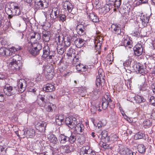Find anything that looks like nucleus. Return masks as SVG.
Returning a JSON list of instances; mask_svg holds the SVG:
<instances>
[{
	"mask_svg": "<svg viewBox=\"0 0 155 155\" xmlns=\"http://www.w3.org/2000/svg\"><path fill=\"white\" fill-rule=\"evenodd\" d=\"M21 57L16 54L10 58L8 60L9 63L8 66L12 73H14L18 71L22 66L21 61Z\"/></svg>",
	"mask_w": 155,
	"mask_h": 155,
	"instance_id": "obj_1",
	"label": "nucleus"
},
{
	"mask_svg": "<svg viewBox=\"0 0 155 155\" xmlns=\"http://www.w3.org/2000/svg\"><path fill=\"white\" fill-rule=\"evenodd\" d=\"M132 60V58L129 57L123 63V65L124 67H131L130 66L132 65L135 71L137 73H140L142 75H143L145 73V69L143 68V66L140 63L135 64L133 66V65L131 64Z\"/></svg>",
	"mask_w": 155,
	"mask_h": 155,
	"instance_id": "obj_2",
	"label": "nucleus"
},
{
	"mask_svg": "<svg viewBox=\"0 0 155 155\" xmlns=\"http://www.w3.org/2000/svg\"><path fill=\"white\" fill-rule=\"evenodd\" d=\"M11 8L7 11V13L8 15V18L10 19L13 16L20 15L21 12L18 5L16 3H14L10 5Z\"/></svg>",
	"mask_w": 155,
	"mask_h": 155,
	"instance_id": "obj_3",
	"label": "nucleus"
},
{
	"mask_svg": "<svg viewBox=\"0 0 155 155\" xmlns=\"http://www.w3.org/2000/svg\"><path fill=\"white\" fill-rule=\"evenodd\" d=\"M101 103L102 107L104 110L107 109L108 105L111 108L114 107V104L112 101L108 93H106L104 97H102Z\"/></svg>",
	"mask_w": 155,
	"mask_h": 155,
	"instance_id": "obj_4",
	"label": "nucleus"
},
{
	"mask_svg": "<svg viewBox=\"0 0 155 155\" xmlns=\"http://www.w3.org/2000/svg\"><path fill=\"white\" fill-rule=\"evenodd\" d=\"M48 5V3L46 0H35V8L37 10L46 8Z\"/></svg>",
	"mask_w": 155,
	"mask_h": 155,
	"instance_id": "obj_5",
	"label": "nucleus"
},
{
	"mask_svg": "<svg viewBox=\"0 0 155 155\" xmlns=\"http://www.w3.org/2000/svg\"><path fill=\"white\" fill-rule=\"evenodd\" d=\"M81 155H96L95 151L88 146H84L80 149Z\"/></svg>",
	"mask_w": 155,
	"mask_h": 155,
	"instance_id": "obj_6",
	"label": "nucleus"
},
{
	"mask_svg": "<svg viewBox=\"0 0 155 155\" xmlns=\"http://www.w3.org/2000/svg\"><path fill=\"white\" fill-rule=\"evenodd\" d=\"M65 123L71 129L73 128L77 123L76 118L73 117H69L66 118Z\"/></svg>",
	"mask_w": 155,
	"mask_h": 155,
	"instance_id": "obj_7",
	"label": "nucleus"
},
{
	"mask_svg": "<svg viewBox=\"0 0 155 155\" xmlns=\"http://www.w3.org/2000/svg\"><path fill=\"white\" fill-rule=\"evenodd\" d=\"M5 94L8 96H10L16 94L17 90L15 87L7 85L3 89Z\"/></svg>",
	"mask_w": 155,
	"mask_h": 155,
	"instance_id": "obj_8",
	"label": "nucleus"
},
{
	"mask_svg": "<svg viewBox=\"0 0 155 155\" xmlns=\"http://www.w3.org/2000/svg\"><path fill=\"white\" fill-rule=\"evenodd\" d=\"M27 86L26 81L24 79H20L18 82L17 86L20 92H23Z\"/></svg>",
	"mask_w": 155,
	"mask_h": 155,
	"instance_id": "obj_9",
	"label": "nucleus"
},
{
	"mask_svg": "<svg viewBox=\"0 0 155 155\" xmlns=\"http://www.w3.org/2000/svg\"><path fill=\"white\" fill-rule=\"evenodd\" d=\"M119 153L122 155H136L135 152L126 147H121L120 148Z\"/></svg>",
	"mask_w": 155,
	"mask_h": 155,
	"instance_id": "obj_10",
	"label": "nucleus"
},
{
	"mask_svg": "<svg viewBox=\"0 0 155 155\" xmlns=\"http://www.w3.org/2000/svg\"><path fill=\"white\" fill-rule=\"evenodd\" d=\"M47 125V123L46 122L40 121L35 125V127L40 132H44L46 130Z\"/></svg>",
	"mask_w": 155,
	"mask_h": 155,
	"instance_id": "obj_11",
	"label": "nucleus"
},
{
	"mask_svg": "<svg viewBox=\"0 0 155 155\" xmlns=\"http://www.w3.org/2000/svg\"><path fill=\"white\" fill-rule=\"evenodd\" d=\"M135 55L137 56L141 55L143 53V48L141 44L138 43L136 44L134 48Z\"/></svg>",
	"mask_w": 155,
	"mask_h": 155,
	"instance_id": "obj_12",
	"label": "nucleus"
},
{
	"mask_svg": "<svg viewBox=\"0 0 155 155\" xmlns=\"http://www.w3.org/2000/svg\"><path fill=\"white\" fill-rule=\"evenodd\" d=\"M60 10L59 9L57 8H53L51 11V12L50 14V17L51 19L52 20H54L60 14Z\"/></svg>",
	"mask_w": 155,
	"mask_h": 155,
	"instance_id": "obj_13",
	"label": "nucleus"
},
{
	"mask_svg": "<svg viewBox=\"0 0 155 155\" xmlns=\"http://www.w3.org/2000/svg\"><path fill=\"white\" fill-rule=\"evenodd\" d=\"M35 130L31 128L25 129L24 131V134L26 135V137L30 138H33L35 136Z\"/></svg>",
	"mask_w": 155,
	"mask_h": 155,
	"instance_id": "obj_14",
	"label": "nucleus"
},
{
	"mask_svg": "<svg viewBox=\"0 0 155 155\" xmlns=\"http://www.w3.org/2000/svg\"><path fill=\"white\" fill-rule=\"evenodd\" d=\"M63 8L66 10H68L69 12H71L73 8L72 5L69 2L65 1L62 4Z\"/></svg>",
	"mask_w": 155,
	"mask_h": 155,
	"instance_id": "obj_15",
	"label": "nucleus"
},
{
	"mask_svg": "<svg viewBox=\"0 0 155 155\" xmlns=\"http://www.w3.org/2000/svg\"><path fill=\"white\" fill-rule=\"evenodd\" d=\"M111 30L113 32L117 35H119L121 32V29L120 26L118 25L113 24L111 25Z\"/></svg>",
	"mask_w": 155,
	"mask_h": 155,
	"instance_id": "obj_16",
	"label": "nucleus"
},
{
	"mask_svg": "<svg viewBox=\"0 0 155 155\" xmlns=\"http://www.w3.org/2000/svg\"><path fill=\"white\" fill-rule=\"evenodd\" d=\"M149 16L146 15H141L140 16V20L141 23L144 27L146 26L149 21Z\"/></svg>",
	"mask_w": 155,
	"mask_h": 155,
	"instance_id": "obj_17",
	"label": "nucleus"
},
{
	"mask_svg": "<svg viewBox=\"0 0 155 155\" xmlns=\"http://www.w3.org/2000/svg\"><path fill=\"white\" fill-rule=\"evenodd\" d=\"M104 77H100L99 76H97L95 82L96 84L97 87H100V86H103L104 84Z\"/></svg>",
	"mask_w": 155,
	"mask_h": 155,
	"instance_id": "obj_18",
	"label": "nucleus"
},
{
	"mask_svg": "<svg viewBox=\"0 0 155 155\" xmlns=\"http://www.w3.org/2000/svg\"><path fill=\"white\" fill-rule=\"evenodd\" d=\"M58 139L61 144L65 143L68 141V137L66 136L64 134H60L58 137Z\"/></svg>",
	"mask_w": 155,
	"mask_h": 155,
	"instance_id": "obj_19",
	"label": "nucleus"
},
{
	"mask_svg": "<svg viewBox=\"0 0 155 155\" xmlns=\"http://www.w3.org/2000/svg\"><path fill=\"white\" fill-rule=\"evenodd\" d=\"M74 127L75 132L76 133L79 134L81 133L84 128V125L81 123H79L76 125Z\"/></svg>",
	"mask_w": 155,
	"mask_h": 155,
	"instance_id": "obj_20",
	"label": "nucleus"
},
{
	"mask_svg": "<svg viewBox=\"0 0 155 155\" xmlns=\"http://www.w3.org/2000/svg\"><path fill=\"white\" fill-rule=\"evenodd\" d=\"M64 116L62 115H57L55 117V121L56 124L58 125H62L64 123Z\"/></svg>",
	"mask_w": 155,
	"mask_h": 155,
	"instance_id": "obj_21",
	"label": "nucleus"
},
{
	"mask_svg": "<svg viewBox=\"0 0 155 155\" xmlns=\"http://www.w3.org/2000/svg\"><path fill=\"white\" fill-rule=\"evenodd\" d=\"M21 49V48L20 46L17 45L12 47L8 49L9 55H12L13 54H15L16 52L20 50Z\"/></svg>",
	"mask_w": 155,
	"mask_h": 155,
	"instance_id": "obj_22",
	"label": "nucleus"
},
{
	"mask_svg": "<svg viewBox=\"0 0 155 155\" xmlns=\"http://www.w3.org/2000/svg\"><path fill=\"white\" fill-rule=\"evenodd\" d=\"M53 84H48L44 88V90L47 92H51L55 90Z\"/></svg>",
	"mask_w": 155,
	"mask_h": 155,
	"instance_id": "obj_23",
	"label": "nucleus"
},
{
	"mask_svg": "<svg viewBox=\"0 0 155 155\" xmlns=\"http://www.w3.org/2000/svg\"><path fill=\"white\" fill-rule=\"evenodd\" d=\"M43 52L42 57L46 58L48 57L50 54V50L48 46H46L43 48Z\"/></svg>",
	"mask_w": 155,
	"mask_h": 155,
	"instance_id": "obj_24",
	"label": "nucleus"
},
{
	"mask_svg": "<svg viewBox=\"0 0 155 155\" xmlns=\"http://www.w3.org/2000/svg\"><path fill=\"white\" fill-rule=\"evenodd\" d=\"M0 54L3 56L9 55L8 49L4 47L1 48H0Z\"/></svg>",
	"mask_w": 155,
	"mask_h": 155,
	"instance_id": "obj_25",
	"label": "nucleus"
},
{
	"mask_svg": "<svg viewBox=\"0 0 155 155\" xmlns=\"http://www.w3.org/2000/svg\"><path fill=\"white\" fill-rule=\"evenodd\" d=\"M89 18L93 22H97L99 21L97 15L94 13H90V14Z\"/></svg>",
	"mask_w": 155,
	"mask_h": 155,
	"instance_id": "obj_26",
	"label": "nucleus"
},
{
	"mask_svg": "<svg viewBox=\"0 0 155 155\" xmlns=\"http://www.w3.org/2000/svg\"><path fill=\"white\" fill-rule=\"evenodd\" d=\"M124 46L127 48H131L132 47V41L129 38L125 39L124 41Z\"/></svg>",
	"mask_w": 155,
	"mask_h": 155,
	"instance_id": "obj_27",
	"label": "nucleus"
},
{
	"mask_svg": "<svg viewBox=\"0 0 155 155\" xmlns=\"http://www.w3.org/2000/svg\"><path fill=\"white\" fill-rule=\"evenodd\" d=\"M48 137L50 142L53 144H55L58 143V139L54 135L51 134Z\"/></svg>",
	"mask_w": 155,
	"mask_h": 155,
	"instance_id": "obj_28",
	"label": "nucleus"
},
{
	"mask_svg": "<svg viewBox=\"0 0 155 155\" xmlns=\"http://www.w3.org/2000/svg\"><path fill=\"white\" fill-rule=\"evenodd\" d=\"M74 35L73 34H72V36L68 35L67 38L64 41L65 45L66 47H68L70 45L71 41L72 40V37Z\"/></svg>",
	"mask_w": 155,
	"mask_h": 155,
	"instance_id": "obj_29",
	"label": "nucleus"
},
{
	"mask_svg": "<svg viewBox=\"0 0 155 155\" xmlns=\"http://www.w3.org/2000/svg\"><path fill=\"white\" fill-rule=\"evenodd\" d=\"M32 43V48H34L40 51L42 48V46L41 44L37 41L35 42H31Z\"/></svg>",
	"mask_w": 155,
	"mask_h": 155,
	"instance_id": "obj_30",
	"label": "nucleus"
},
{
	"mask_svg": "<svg viewBox=\"0 0 155 155\" xmlns=\"http://www.w3.org/2000/svg\"><path fill=\"white\" fill-rule=\"evenodd\" d=\"M62 149L64 153H69L71 151L73 150H71L70 147L68 145L62 146Z\"/></svg>",
	"mask_w": 155,
	"mask_h": 155,
	"instance_id": "obj_31",
	"label": "nucleus"
},
{
	"mask_svg": "<svg viewBox=\"0 0 155 155\" xmlns=\"http://www.w3.org/2000/svg\"><path fill=\"white\" fill-rule=\"evenodd\" d=\"M42 38L44 41L48 42L49 41L50 36L47 31H45L43 33Z\"/></svg>",
	"mask_w": 155,
	"mask_h": 155,
	"instance_id": "obj_32",
	"label": "nucleus"
},
{
	"mask_svg": "<svg viewBox=\"0 0 155 155\" xmlns=\"http://www.w3.org/2000/svg\"><path fill=\"white\" fill-rule=\"evenodd\" d=\"M81 26H82V27L81 28H79L78 27L77 28V32L78 34L80 35H83L85 33V29L84 26L81 25Z\"/></svg>",
	"mask_w": 155,
	"mask_h": 155,
	"instance_id": "obj_33",
	"label": "nucleus"
},
{
	"mask_svg": "<svg viewBox=\"0 0 155 155\" xmlns=\"http://www.w3.org/2000/svg\"><path fill=\"white\" fill-rule=\"evenodd\" d=\"M76 68L77 71L81 72H84L87 70V68L85 67L81 64L77 65L76 66Z\"/></svg>",
	"mask_w": 155,
	"mask_h": 155,
	"instance_id": "obj_34",
	"label": "nucleus"
},
{
	"mask_svg": "<svg viewBox=\"0 0 155 155\" xmlns=\"http://www.w3.org/2000/svg\"><path fill=\"white\" fill-rule=\"evenodd\" d=\"M137 149L139 152L141 153L144 152L146 150L145 147L142 144L138 145L137 146Z\"/></svg>",
	"mask_w": 155,
	"mask_h": 155,
	"instance_id": "obj_35",
	"label": "nucleus"
},
{
	"mask_svg": "<svg viewBox=\"0 0 155 155\" xmlns=\"http://www.w3.org/2000/svg\"><path fill=\"white\" fill-rule=\"evenodd\" d=\"M135 99L136 102L138 103H141L145 101V100L142 97L139 95L136 96L135 98Z\"/></svg>",
	"mask_w": 155,
	"mask_h": 155,
	"instance_id": "obj_36",
	"label": "nucleus"
},
{
	"mask_svg": "<svg viewBox=\"0 0 155 155\" xmlns=\"http://www.w3.org/2000/svg\"><path fill=\"white\" fill-rule=\"evenodd\" d=\"M68 141L71 143H74L76 139V137L75 134H71V136L68 137Z\"/></svg>",
	"mask_w": 155,
	"mask_h": 155,
	"instance_id": "obj_37",
	"label": "nucleus"
},
{
	"mask_svg": "<svg viewBox=\"0 0 155 155\" xmlns=\"http://www.w3.org/2000/svg\"><path fill=\"white\" fill-rule=\"evenodd\" d=\"M151 125V122L148 120H145L143 122V127L146 128L149 127Z\"/></svg>",
	"mask_w": 155,
	"mask_h": 155,
	"instance_id": "obj_38",
	"label": "nucleus"
},
{
	"mask_svg": "<svg viewBox=\"0 0 155 155\" xmlns=\"http://www.w3.org/2000/svg\"><path fill=\"white\" fill-rule=\"evenodd\" d=\"M39 51L38 50L35 49H34L33 48H32L31 49H30L29 51L31 54L33 56H36L39 53Z\"/></svg>",
	"mask_w": 155,
	"mask_h": 155,
	"instance_id": "obj_39",
	"label": "nucleus"
},
{
	"mask_svg": "<svg viewBox=\"0 0 155 155\" xmlns=\"http://www.w3.org/2000/svg\"><path fill=\"white\" fill-rule=\"evenodd\" d=\"M57 18L59 21H61L62 22H64L66 20L65 15L62 14H60L59 15H58Z\"/></svg>",
	"mask_w": 155,
	"mask_h": 155,
	"instance_id": "obj_40",
	"label": "nucleus"
},
{
	"mask_svg": "<svg viewBox=\"0 0 155 155\" xmlns=\"http://www.w3.org/2000/svg\"><path fill=\"white\" fill-rule=\"evenodd\" d=\"M55 106L52 104H50L48 105L47 108V110L48 112H51L53 111V109H54L55 107Z\"/></svg>",
	"mask_w": 155,
	"mask_h": 155,
	"instance_id": "obj_41",
	"label": "nucleus"
},
{
	"mask_svg": "<svg viewBox=\"0 0 155 155\" xmlns=\"http://www.w3.org/2000/svg\"><path fill=\"white\" fill-rule=\"evenodd\" d=\"M144 134L142 133L138 132L135 135L134 138L136 140L140 139L142 138Z\"/></svg>",
	"mask_w": 155,
	"mask_h": 155,
	"instance_id": "obj_42",
	"label": "nucleus"
},
{
	"mask_svg": "<svg viewBox=\"0 0 155 155\" xmlns=\"http://www.w3.org/2000/svg\"><path fill=\"white\" fill-rule=\"evenodd\" d=\"M85 41L82 38H79L78 43L77 44L78 48H81L83 46L85 43Z\"/></svg>",
	"mask_w": 155,
	"mask_h": 155,
	"instance_id": "obj_43",
	"label": "nucleus"
},
{
	"mask_svg": "<svg viewBox=\"0 0 155 155\" xmlns=\"http://www.w3.org/2000/svg\"><path fill=\"white\" fill-rule=\"evenodd\" d=\"M99 91L100 90L99 88L94 89L93 91L91 93L92 96L93 97L97 96V95L100 93Z\"/></svg>",
	"mask_w": 155,
	"mask_h": 155,
	"instance_id": "obj_44",
	"label": "nucleus"
},
{
	"mask_svg": "<svg viewBox=\"0 0 155 155\" xmlns=\"http://www.w3.org/2000/svg\"><path fill=\"white\" fill-rule=\"evenodd\" d=\"M38 98H40V99L42 103L39 104V105L41 107H44L45 106V102L44 101L45 98L44 97H43L42 95L39 96L38 97Z\"/></svg>",
	"mask_w": 155,
	"mask_h": 155,
	"instance_id": "obj_45",
	"label": "nucleus"
},
{
	"mask_svg": "<svg viewBox=\"0 0 155 155\" xmlns=\"http://www.w3.org/2000/svg\"><path fill=\"white\" fill-rule=\"evenodd\" d=\"M36 32H34L31 33L30 40L31 42H34L35 41V38L36 37Z\"/></svg>",
	"mask_w": 155,
	"mask_h": 155,
	"instance_id": "obj_46",
	"label": "nucleus"
},
{
	"mask_svg": "<svg viewBox=\"0 0 155 155\" xmlns=\"http://www.w3.org/2000/svg\"><path fill=\"white\" fill-rule=\"evenodd\" d=\"M104 73L103 70L101 69H99L98 72V75L97 76H99L100 77H104Z\"/></svg>",
	"mask_w": 155,
	"mask_h": 155,
	"instance_id": "obj_47",
	"label": "nucleus"
},
{
	"mask_svg": "<svg viewBox=\"0 0 155 155\" xmlns=\"http://www.w3.org/2000/svg\"><path fill=\"white\" fill-rule=\"evenodd\" d=\"M94 125L97 127L98 129H100L101 127L102 122L100 121H99L97 122H93Z\"/></svg>",
	"mask_w": 155,
	"mask_h": 155,
	"instance_id": "obj_48",
	"label": "nucleus"
},
{
	"mask_svg": "<svg viewBox=\"0 0 155 155\" xmlns=\"http://www.w3.org/2000/svg\"><path fill=\"white\" fill-rule=\"evenodd\" d=\"M58 53L60 54H62L64 52V49L62 48L58 47L57 48Z\"/></svg>",
	"mask_w": 155,
	"mask_h": 155,
	"instance_id": "obj_49",
	"label": "nucleus"
},
{
	"mask_svg": "<svg viewBox=\"0 0 155 155\" xmlns=\"http://www.w3.org/2000/svg\"><path fill=\"white\" fill-rule=\"evenodd\" d=\"M101 9L102 10L104 11L105 12H108L110 9L109 6L108 5H107L106 6H105L103 7H102Z\"/></svg>",
	"mask_w": 155,
	"mask_h": 155,
	"instance_id": "obj_50",
	"label": "nucleus"
},
{
	"mask_svg": "<svg viewBox=\"0 0 155 155\" xmlns=\"http://www.w3.org/2000/svg\"><path fill=\"white\" fill-rule=\"evenodd\" d=\"M114 2L115 6L118 8L121 4V0H115Z\"/></svg>",
	"mask_w": 155,
	"mask_h": 155,
	"instance_id": "obj_51",
	"label": "nucleus"
},
{
	"mask_svg": "<svg viewBox=\"0 0 155 155\" xmlns=\"http://www.w3.org/2000/svg\"><path fill=\"white\" fill-rule=\"evenodd\" d=\"M101 146L104 148V150H105L106 149H109L110 148V146L104 143H103Z\"/></svg>",
	"mask_w": 155,
	"mask_h": 155,
	"instance_id": "obj_52",
	"label": "nucleus"
},
{
	"mask_svg": "<svg viewBox=\"0 0 155 155\" xmlns=\"http://www.w3.org/2000/svg\"><path fill=\"white\" fill-rule=\"evenodd\" d=\"M6 150L3 147H0V153L2 155H4L6 152Z\"/></svg>",
	"mask_w": 155,
	"mask_h": 155,
	"instance_id": "obj_53",
	"label": "nucleus"
},
{
	"mask_svg": "<svg viewBox=\"0 0 155 155\" xmlns=\"http://www.w3.org/2000/svg\"><path fill=\"white\" fill-rule=\"evenodd\" d=\"M150 102L153 105L155 106V97L153 96L151 97L150 99Z\"/></svg>",
	"mask_w": 155,
	"mask_h": 155,
	"instance_id": "obj_54",
	"label": "nucleus"
},
{
	"mask_svg": "<svg viewBox=\"0 0 155 155\" xmlns=\"http://www.w3.org/2000/svg\"><path fill=\"white\" fill-rule=\"evenodd\" d=\"M118 138V137L116 135L114 134L110 137V140L114 141H117V140Z\"/></svg>",
	"mask_w": 155,
	"mask_h": 155,
	"instance_id": "obj_55",
	"label": "nucleus"
},
{
	"mask_svg": "<svg viewBox=\"0 0 155 155\" xmlns=\"http://www.w3.org/2000/svg\"><path fill=\"white\" fill-rule=\"evenodd\" d=\"M150 89L152 91L153 93L155 94V83H153L151 85Z\"/></svg>",
	"mask_w": 155,
	"mask_h": 155,
	"instance_id": "obj_56",
	"label": "nucleus"
},
{
	"mask_svg": "<svg viewBox=\"0 0 155 155\" xmlns=\"http://www.w3.org/2000/svg\"><path fill=\"white\" fill-rule=\"evenodd\" d=\"M41 38V35L40 33L38 32L36 33V37L35 38V41H37L39 40Z\"/></svg>",
	"mask_w": 155,
	"mask_h": 155,
	"instance_id": "obj_57",
	"label": "nucleus"
},
{
	"mask_svg": "<svg viewBox=\"0 0 155 155\" xmlns=\"http://www.w3.org/2000/svg\"><path fill=\"white\" fill-rule=\"evenodd\" d=\"M62 39V37L59 35H57L55 38V40L56 41H58V42L60 43L61 40Z\"/></svg>",
	"mask_w": 155,
	"mask_h": 155,
	"instance_id": "obj_58",
	"label": "nucleus"
},
{
	"mask_svg": "<svg viewBox=\"0 0 155 155\" xmlns=\"http://www.w3.org/2000/svg\"><path fill=\"white\" fill-rule=\"evenodd\" d=\"M103 39H101V40H102ZM97 45H96V46L97 47V48H100L101 47V45L102 44V40L101 41H100V40H99V41H97Z\"/></svg>",
	"mask_w": 155,
	"mask_h": 155,
	"instance_id": "obj_59",
	"label": "nucleus"
},
{
	"mask_svg": "<svg viewBox=\"0 0 155 155\" xmlns=\"http://www.w3.org/2000/svg\"><path fill=\"white\" fill-rule=\"evenodd\" d=\"M101 134L103 137L105 138L107 135V131L105 130H103L101 133Z\"/></svg>",
	"mask_w": 155,
	"mask_h": 155,
	"instance_id": "obj_60",
	"label": "nucleus"
},
{
	"mask_svg": "<svg viewBox=\"0 0 155 155\" xmlns=\"http://www.w3.org/2000/svg\"><path fill=\"white\" fill-rule=\"evenodd\" d=\"M133 35L134 36L136 37H139L140 35V34L139 32L136 31L134 32Z\"/></svg>",
	"mask_w": 155,
	"mask_h": 155,
	"instance_id": "obj_61",
	"label": "nucleus"
},
{
	"mask_svg": "<svg viewBox=\"0 0 155 155\" xmlns=\"http://www.w3.org/2000/svg\"><path fill=\"white\" fill-rule=\"evenodd\" d=\"M112 113V115H110V118L112 120H114L116 117L115 113L114 112V111H113Z\"/></svg>",
	"mask_w": 155,
	"mask_h": 155,
	"instance_id": "obj_62",
	"label": "nucleus"
},
{
	"mask_svg": "<svg viewBox=\"0 0 155 155\" xmlns=\"http://www.w3.org/2000/svg\"><path fill=\"white\" fill-rule=\"evenodd\" d=\"M150 117L151 119L155 120V110L152 113Z\"/></svg>",
	"mask_w": 155,
	"mask_h": 155,
	"instance_id": "obj_63",
	"label": "nucleus"
},
{
	"mask_svg": "<svg viewBox=\"0 0 155 155\" xmlns=\"http://www.w3.org/2000/svg\"><path fill=\"white\" fill-rule=\"evenodd\" d=\"M4 99V97L2 93L0 92V102H2Z\"/></svg>",
	"mask_w": 155,
	"mask_h": 155,
	"instance_id": "obj_64",
	"label": "nucleus"
}]
</instances>
